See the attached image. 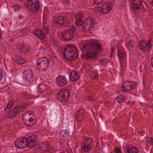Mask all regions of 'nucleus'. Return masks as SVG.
Wrapping results in <instances>:
<instances>
[{"label": "nucleus", "mask_w": 153, "mask_h": 153, "mask_svg": "<svg viewBox=\"0 0 153 153\" xmlns=\"http://www.w3.org/2000/svg\"><path fill=\"white\" fill-rule=\"evenodd\" d=\"M80 48L83 54L81 57L83 59H88L94 58L97 53L96 51H100L101 45L98 40L91 39L87 40L81 45Z\"/></svg>", "instance_id": "obj_1"}, {"label": "nucleus", "mask_w": 153, "mask_h": 153, "mask_svg": "<svg viewBox=\"0 0 153 153\" xmlns=\"http://www.w3.org/2000/svg\"><path fill=\"white\" fill-rule=\"evenodd\" d=\"M78 55L76 48L73 45H68L64 51L65 59L71 61L76 59Z\"/></svg>", "instance_id": "obj_2"}, {"label": "nucleus", "mask_w": 153, "mask_h": 153, "mask_svg": "<svg viewBox=\"0 0 153 153\" xmlns=\"http://www.w3.org/2000/svg\"><path fill=\"white\" fill-rule=\"evenodd\" d=\"M50 61L46 57H43L39 59L36 62V67L39 70H41L45 71L49 68V64Z\"/></svg>", "instance_id": "obj_3"}, {"label": "nucleus", "mask_w": 153, "mask_h": 153, "mask_svg": "<svg viewBox=\"0 0 153 153\" xmlns=\"http://www.w3.org/2000/svg\"><path fill=\"white\" fill-rule=\"evenodd\" d=\"M26 107L25 105L23 104L16 106L12 109L9 111L8 118L11 119L15 117L20 113L22 111V109L26 108Z\"/></svg>", "instance_id": "obj_4"}, {"label": "nucleus", "mask_w": 153, "mask_h": 153, "mask_svg": "<svg viewBox=\"0 0 153 153\" xmlns=\"http://www.w3.org/2000/svg\"><path fill=\"white\" fill-rule=\"evenodd\" d=\"M138 47L140 50L143 52H146V50L149 51L151 47V41L142 39L139 42Z\"/></svg>", "instance_id": "obj_5"}, {"label": "nucleus", "mask_w": 153, "mask_h": 153, "mask_svg": "<svg viewBox=\"0 0 153 153\" xmlns=\"http://www.w3.org/2000/svg\"><path fill=\"white\" fill-rule=\"evenodd\" d=\"M30 115L29 112L25 114L22 117V120L24 124L27 126H31L34 125L35 123L33 121V119L32 117L28 118Z\"/></svg>", "instance_id": "obj_6"}, {"label": "nucleus", "mask_w": 153, "mask_h": 153, "mask_svg": "<svg viewBox=\"0 0 153 153\" xmlns=\"http://www.w3.org/2000/svg\"><path fill=\"white\" fill-rule=\"evenodd\" d=\"M70 96L69 90L68 89H63L59 92L58 97L60 101H64L68 99Z\"/></svg>", "instance_id": "obj_7"}, {"label": "nucleus", "mask_w": 153, "mask_h": 153, "mask_svg": "<svg viewBox=\"0 0 153 153\" xmlns=\"http://www.w3.org/2000/svg\"><path fill=\"white\" fill-rule=\"evenodd\" d=\"M56 81L57 85L60 88L65 86L68 82L67 78L62 75L58 76L56 78Z\"/></svg>", "instance_id": "obj_8"}, {"label": "nucleus", "mask_w": 153, "mask_h": 153, "mask_svg": "<svg viewBox=\"0 0 153 153\" xmlns=\"http://www.w3.org/2000/svg\"><path fill=\"white\" fill-rule=\"evenodd\" d=\"M15 145L17 148L19 149L27 147L26 138L22 137L21 138L17 139L15 142Z\"/></svg>", "instance_id": "obj_9"}, {"label": "nucleus", "mask_w": 153, "mask_h": 153, "mask_svg": "<svg viewBox=\"0 0 153 153\" xmlns=\"http://www.w3.org/2000/svg\"><path fill=\"white\" fill-rule=\"evenodd\" d=\"M136 83H137L136 82L134 83L132 82L126 81L124 84L122 85L121 89L125 91H130L131 89H132L135 87Z\"/></svg>", "instance_id": "obj_10"}, {"label": "nucleus", "mask_w": 153, "mask_h": 153, "mask_svg": "<svg viewBox=\"0 0 153 153\" xmlns=\"http://www.w3.org/2000/svg\"><path fill=\"white\" fill-rule=\"evenodd\" d=\"M37 137L35 136H30L27 138H26V146L30 147H33L36 144Z\"/></svg>", "instance_id": "obj_11"}, {"label": "nucleus", "mask_w": 153, "mask_h": 153, "mask_svg": "<svg viewBox=\"0 0 153 153\" xmlns=\"http://www.w3.org/2000/svg\"><path fill=\"white\" fill-rule=\"evenodd\" d=\"M23 74L25 75L26 80L27 81H32L34 79V77L33 72L31 70L27 69L24 70Z\"/></svg>", "instance_id": "obj_12"}, {"label": "nucleus", "mask_w": 153, "mask_h": 153, "mask_svg": "<svg viewBox=\"0 0 153 153\" xmlns=\"http://www.w3.org/2000/svg\"><path fill=\"white\" fill-rule=\"evenodd\" d=\"M68 23L67 21V17L65 16L63 17L62 16H59L56 18V20L53 22L54 24H59L60 25H62L64 24H67Z\"/></svg>", "instance_id": "obj_13"}, {"label": "nucleus", "mask_w": 153, "mask_h": 153, "mask_svg": "<svg viewBox=\"0 0 153 153\" xmlns=\"http://www.w3.org/2000/svg\"><path fill=\"white\" fill-rule=\"evenodd\" d=\"M85 113L84 110L80 109L76 113L75 118L77 120L78 122L82 121L83 120V114Z\"/></svg>", "instance_id": "obj_14"}, {"label": "nucleus", "mask_w": 153, "mask_h": 153, "mask_svg": "<svg viewBox=\"0 0 153 153\" xmlns=\"http://www.w3.org/2000/svg\"><path fill=\"white\" fill-rule=\"evenodd\" d=\"M62 35L65 41H68L71 39L75 36L73 35L72 34L71 32L68 30L64 31Z\"/></svg>", "instance_id": "obj_15"}, {"label": "nucleus", "mask_w": 153, "mask_h": 153, "mask_svg": "<svg viewBox=\"0 0 153 153\" xmlns=\"http://www.w3.org/2000/svg\"><path fill=\"white\" fill-rule=\"evenodd\" d=\"M110 3L104 4L101 7H100L101 12L103 14H106L109 12L111 9Z\"/></svg>", "instance_id": "obj_16"}, {"label": "nucleus", "mask_w": 153, "mask_h": 153, "mask_svg": "<svg viewBox=\"0 0 153 153\" xmlns=\"http://www.w3.org/2000/svg\"><path fill=\"white\" fill-rule=\"evenodd\" d=\"M34 35L38 39H44L45 38V36L44 33L40 29H36L34 30Z\"/></svg>", "instance_id": "obj_17"}, {"label": "nucleus", "mask_w": 153, "mask_h": 153, "mask_svg": "<svg viewBox=\"0 0 153 153\" xmlns=\"http://www.w3.org/2000/svg\"><path fill=\"white\" fill-rule=\"evenodd\" d=\"M69 128L68 130H64L61 131L59 133V135L62 138L66 137L69 135V133L71 134H73V131L71 129L69 131Z\"/></svg>", "instance_id": "obj_18"}, {"label": "nucleus", "mask_w": 153, "mask_h": 153, "mask_svg": "<svg viewBox=\"0 0 153 153\" xmlns=\"http://www.w3.org/2000/svg\"><path fill=\"white\" fill-rule=\"evenodd\" d=\"M79 77L78 72L76 71H73L70 74L71 80L72 81L76 80L79 78Z\"/></svg>", "instance_id": "obj_19"}, {"label": "nucleus", "mask_w": 153, "mask_h": 153, "mask_svg": "<svg viewBox=\"0 0 153 153\" xmlns=\"http://www.w3.org/2000/svg\"><path fill=\"white\" fill-rule=\"evenodd\" d=\"M26 6L29 8L30 10L33 11L34 12H37L40 7L39 5L37 4H27V3Z\"/></svg>", "instance_id": "obj_20"}, {"label": "nucleus", "mask_w": 153, "mask_h": 153, "mask_svg": "<svg viewBox=\"0 0 153 153\" xmlns=\"http://www.w3.org/2000/svg\"><path fill=\"white\" fill-rule=\"evenodd\" d=\"M69 30H71L72 32H71L72 34L74 36H76V35L79 34L80 32V30L79 27H77V28L75 26H71L70 27H69L68 30L69 31Z\"/></svg>", "instance_id": "obj_21"}, {"label": "nucleus", "mask_w": 153, "mask_h": 153, "mask_svg": "<svg viewBox=\"0 0 153 153\" xmlns=\"http://www.w3.org/2000/svg\"><path fill=\"white\" fill-rule=\"evenodd\" d=\"M14 60L16 62L19 64H24L26 63L25 59L21 57L17 56L14 58Z\"/></svg>", "instance_id": "obj_22"}, {"label": "nucleus", "mask_w": 153, "mask_h": 153, "mask_svg": "<svg viewBox=\"0 0 153 153\" xmlns=\"http://www.w3.org/2000/svg\"><path fill=\"white\" fill-rule=\"evenodd\" d=\"M79 28L80 30V31L81 30L82 31L85 32L91 30V29L89 28V27L87 26V25H86L85 22L83 24H82L80 27H79Z\"/></svg>", "instance_id": "obj_23"}, {"label": "nucleus", "mask_w": 153, "mask_h": 153, "mask_svg": "<svg viewBox=\"0 0 153 153\" xmlns=\"http://www.w3.org/2000/svg\"><path fill=\"white\" fill-rule=\"evenodd\" d=\"M28 46H25L24 45L22 44L19 46L18 47V49L19 50V51L22 52H27L29 50Z\"/></svg>", "instance_id": "obj_24"}, {"label": "nucleus", "mask_w": 153, "mask_h": 153, "mask_svg": "<svg viewBox=\"0 0 153 153\" xmlns=\"http://www.w3.org/2000/svg\"><path fill=\"white\" fill-rule=\"evenodd\" d=\"M86 25H87V26L89 27L90 29L92 28V26L93 25V20L91 18H88L85 21Z\"/></svg>", "instance_id": "obj_25"}, {"label": "nucleus", "mask_w": 153, "mask_h": 153, "mask_svg": "<svg viewBox=\"0 0 153 153\" xmlns=\"http://www.w3.org/2000/svg\"><path fill=\"white\" fill-rule=\"evenodd\" d=\"M38 89L39 93L42 94L47 89L46 86L44 84H40L38 88Z\"/></svg>", "instance_id": "obj_26"}, {"label": "nucleus", "mask_w": 153, "mask_h": 153, "mask_svg": "<svg viewBox=\"0 0 153 153\" xmlns=\"http://www.w3.org/2000/svg\"><path fill=\"white\" fill-rule=\"evenodd\" d=\"M51 147L50 144L47 142L44 143L42 144L41 146L42 150L44 151H47Z\"/></svg>", "instance_id": "obj_27"}, {"label": "nucleus", "mask_w": 153, "mask_h": 153, "mask_svg": "<svg viewBox=\"0 0 153 153\" xmlns=\"http://www.w3.org/2000/svg\"><path fill=\"white\" fill-rule=\"evenodd\" d=\"M93 139L90 137L87 138L86 139L84 140L82 143L86 144L88 146H91V143H92Z\"/></svg>", "instance_id": "obj_28"}, {"label": "nucleus", "mask_w": 153, "mask_h": 153, "mask_svg": "<svg viewBox=\"0 0 153 153\" xmlns=\"http://www.w3.org/2000/svg\"><path fill=\"white\" fill-rule=\"evenodd\" d=\"M126 46L129 50V48H132L134 47V42L133 41L131 40L128 41L126 42Z\"/></svg>", "instance_id": "obj_29"}, {"label": "nucleus", "mask_w": 153, "mask_h": 153, "mask_svg": "<svg viewBox=\"0 0 153 153\" xmlns=\"http://www.w3.org/2000/svg\"><path fill=\"white\" fill-rule=\"evenodd\" d=\"M81 146L83 151L85 152H88L91 148V146H88L82 143L81 144Z\"/></svg>", "instance_id": "obj_30"}, {"label": "nucleus", "mask_w": 153, "mask_h": 153, "mask_svg": "<svg viewBox=\"0 0 153 153\" xmlns=\"http://www.w3.org/2000/svg\"><path fill=\"white\" fill-rule=\"evenodd\" d=\"M27 4H37L38 5H39L38 2V0H27Z\"/></svg>", "instance_id": "obj_31"}, {"label": "nucleus", "mask_w": 153, "mask_h": 153, "mask_svg": "<svg viewBox=\"0 0 153 153\" xmlns=\"http://www.w3.org/2000/svg\"><path fill=\"white\" fill-rule=\"evenodd\" d=\"M82 23V21L81 19L76 18L75 21V24L77 26L80 27Z\"/></svg>", "instance_id": "obj_32"}, {"label": "nucleus", "mask_w": 153, "mask_h": 153, "mask_svg": "<svg viewBox=\"0 0 153 153\" xmlns=\"http://www.w3.org/2000/svg\"><path fill=\"white\" fill-rule=\"evenodd\" d=\"M125 99V96L123 95H121L118 96L116 99V100L118 102H120L121 101L124 100Z\"/></svg>", "instance_id": "obj_33"}, {"label": "nucleus", "mask_w": 153, "mask_h": 153, "mask_svg": "<svg viewBox=\"0 0 153 153\" xmlns=\"http://www.w3.org/2000/svg\"><path fill=\"white\" fill-rule=\"evenodd\" d=\"M117 55L119 57V59L120 61H121V59L123 57L124 54L120 51H117Z\"/></svg>", "instance_id": "obj_34"}, {"label": "nucleus", "mask_w": 153, "mask_h": 153, "mask_svg": "<svg viewBox=\"0 0 153 153\" xmlns=\"http://www.w3.org/2000/svg\"><path fill=\"white\" fill-rule=\"evenodd\" d=\"M51 123L52 126H54L59 125V120L57 119L53 120L51 122Z\"/></svg>", "instance_id": "obj_35"}, {"label": "nucleus", "mask_w": 153, "mask_h": 153, "mask_svg": "<svg viewBox=\"0 0 153 153\" xmlns=\"http://www.w3.org/2000/svg\"><path fill=\"white\" fill-rule=\"evenodd\" d=\"M13 105V103L11 102H9L8 103L7 106L4 107V111H6L8 109H10V108Z\"/></svg>", "instance_id": "obj_36"}, {"label": "nucleus", "mask_w": 153, "mask_h": 153, "mask_svg": "<svg viewBox=\"0 0 153 153\" xmlns=\"http://www.w3.org/2000/svg\"><path fill=\"white\" fill-rule=\"evenodd\" d=\"M147 141L149 144L152 146H153V137H152L149 138L147 139Z\"/></svg>", "instance_id": "obj_37"}, {"label": "nucleus", "mask_w": 153, "mask_h": 153, "mask_svg": "<svg viewBox=\"0 0 153 153\" xmlns=\"http://www.w3.org/2000/svg\"><path fill=\"white\" fill-rule=\"evenodd\" d=\"M91 76L93 79H97L98 78V75L97 73H92L91 74Z\"/></svg>", "instance_id": "obj_38"}, {"label": "nucleus", "mask_w": 153, "mask_h": 153, "mask_svg": "<svg viewBox=\"0 0 153 153\" xmlns=\"http://www.w3.org/2000/svg\"><path fill=\"white\" fill-rule=\"evenodd\" d=\"M105 0H94V3L96 4H99L102 3Z\"/></svg>", "instance_id": "obj_39"}, {"label": "nucleus", "mask_w": 153, "mask_h": 153, "mask_svg": "<svg viewBox=\"0 0 153 153\" xmlns=\"http://www.w3.org/2000/svg\"><path fill=\"white\" fill-rule=\"evenodd\" d=\"M131 149L132 153H137L138 152L137 148L134 146L131 147Z\"/></svg>", "instance_id": "obj_40"}, {"label": "nucleus", "mask_w": 153, "mask_h": 153, "mask_svg": "<svg viewBox=\"0 0 153 153\" xmlns=\"http://www.w3.org/2000/svg\"><path fill=\"white\" fill-rule=\"evenodd\" d=\"M108 60L106 59H103L101 61V63L102 65H103L104 66H105Z\"/></svg>", "instance_id": "obj_41"}, {"label": "nucleus", "mask_w": 153, "mask_h": 153, "mask_svg": "<svg viewBox=\"0 0 153 153\" xmlns=\"http://www.w3.org/2000/svg\"><path fill=\"white\" fill-rule=\"evenodd\" d=\"M13 7L14 8L15 11H17L20 10V7L18 5H13Z\"/></svg>", "instance_id": "obj_42"}, {"label": "nucleus", "mask_w": 153, "mask_h": 153, "mask_svg": "<svg viewBox=\"0 0 153 153\" xmlns=\"http://www.w3.org/2000/svg\"><path fill=\"white\" fill-rule=\"evenodd\" d=\"M114 150L115 151L116 153H121L120 150L118 148H114Z\"/></svg>", "instance_id": "obj_43"}, {"label": "nucleus", "mask_w": 153, "mask_h": 153, "mask_svg": "<svg viewBox=\"0 0 153 153\" xmlns=\"http://www.w3.org/2000/svg\"><path fill=\"white\" fill-rule=\"evenodd\" d=\"M76 18L77 19L79 18V19H80L82 17V15L81 13H79V14L76 15Z\"/></svg>", "instance_id": "obj_44"}, {"label": "nucleus", "mask_w": 153, "mask_h": 153, "mask_svg": "<svg viewBox=\"0 0 153 153\" xmlns=\"http://www.w3.org/2000/svg\"><path fill=\"white\" fill-rule=\"evenodd\" d=\"M127 153H132V151L131 149V147L127 149Z\"/></svg>", "instance_id": "obj_45"}, {"label": "nucleus", "mask_w": 153, "mask_h": 153, "mask_svg": "<svg viewBox=\"0 0 153 153\" xmlns=\"http://www.w3.org/2000/svg\"><path fill=\"white\" fill-rule=\"evenodd\" d=\"M44 30L45 31L46 33H48V30L47 28H46V27H45V28H44Z\"/></svg>", "instance_id": "obj_46"}, {"label": "nucleus", "mask_w": 153, "mask_h": 153, "mask_svg": "<svg viewBox=\"0 0 153 153\" xmlns=\"http://www.w3.org/2000/svg\"><path fill=\"white\" fill-rule=\"evenodd\" d=\"M134 8L135 10H138L140 9V7L139 6H134Z\"/></svg>", "instance_id": "obj_47"}, {"label": "nucleus", "mask_w": 153, "mask_h": 153, "mask_svg": "<svg viewBox=\"0 0 153 153\" xmlns=\"http://www.w3.org/2000/svg\"><path fill=\"white\" fill-rule=\"evenodd\" d=\"M18 18L19 19H22L23 18V16L22 15H20L18 16Z\"/></svg>", "instance_id": "obj_48"}, {"label": "nucleus", "mask_w": 153, "mask_h": 153, "mask_svg": "<svg viewBox=\"0 0 153 153\" xmlns=\"http://www.w3.org/2000/svg\"><path fill=\"white\" fill-rule=\"evenodd\" d=\"M89 100H92V101L94 100V99L93 98V96L92 95H91L90 96V98H89Z\"/></svg>", "instance_id": "obj_49"}, {"label": "nucleus", "mask_w": 153, "mask_h": 153, "mask_svg": "<svg viewBox=\"0 0 153 153\" xmlns=\"http://www.w3.org/2000/svg\"><path fill=\"white\" fill-rule=\"evenodd\" d=\"M2 76L1 75V73H0V80H1L2 78Z\"/></svg>", "instance_id": "obj_50"}, {"label": "nucleus", "mask_w": 153, "mask_h": 153, "mask_svg": "<svg viewBox=\"0 0 153 153\" xmlns=\"http://www.w3.org/2000/svg\"><path fill=\"white\" fill-rule=\"evenodd\" d=\"M130 102H131V101H128V102H126V104H129Z\"/></svg>", "instance_id": "obj_51"}, {"label": "nucleus", "mask_w": 153, "mask_h": 153, "mask_svg": "<svg viewBox=\"0 0 153 153\" xmlns=\"http://www.w3.org/2000/svg\"><path fill=\"white\" fill-rule=\"evenodd\" d=\"M151 4L152 6H153V0L150 3Z\"/></svg>", "instance_id": "obj_52"}, {"label": "nucleus", "mask_w": 153, "mask_h": 153, "mask_svg": "<svg viewBox=\"0 0 153 153\" xmlns=\"http://www.w3.org/2000/svg\"><path fill=\"white\" fill-rule=\"evenodd\" d=\"M1 34H2V33L1 32H0V39H1Z\"/></svg>", "instance_id": "obj_53"}, {"label": "nucleus", "mask_w": 153, "mask_h": 153, "mask_svg": "<svg viewBox=\"0 0 153 153\" xmlns=\"http://www.w3.org/2000/svg\"><path fill=\"white\" fill-rule=\"evenodd\" d=\"M6 13V12H5V10H4L3 11V14H5V13Z\"/></svg>", "instance_id": "obj_54"}, {"label": "nucleus", "mask_w": 153, "mask_h": 153, "mask_svg": "<svg viewBox=\"0 0 153 153\" xmlns=\"http://www.w3.org/2000/svg\"><path fill=\"white\" fill-rule=\"evenodd\" d=\"M18 85L19 86H22V84H19Z\"/></svg>", "instance_id": "obj_55"}, {"label": "nucleus", "mask_w": 153, "mask_h": 153, "mask_svg": "<svg viewBox=\"0 0 153 153\" xmlns=\"http://www.w3.org/2000/svg\"><path fill=\"white\" fill-rule=\"evenodd\" d=\"M23 68H25V67H24V66H22V68L23 69Z\"/></svg>", "instance_id": "obj_56"}, {"label": "nucleus", "mask_w": 153, "mask_h": 153, "mask_svg": "<svg viewBox=\"0 0 153 153\" xmlns=\"http://www.w3.org/2000/svg\"><path fill=\"white\" fill-rule=\"evenodd\" d=\"M60 153H64L63 152H60Z\"/></svg>", "instance_id": "obj_57"}]
</instances>
